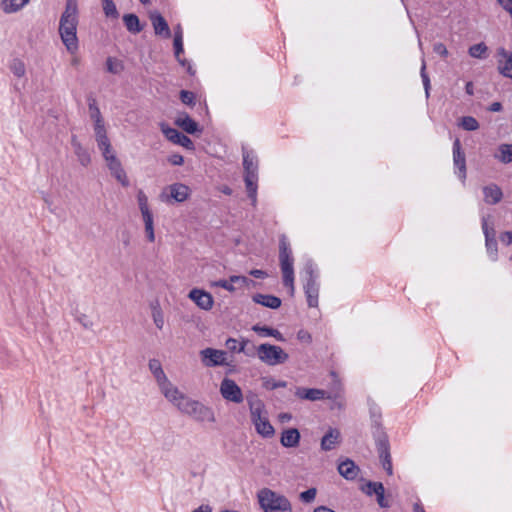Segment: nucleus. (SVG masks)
Listing matches in <instances>:
<instances>
[{
    "label": "nucleus",
    "instance_id": "nucleus-13",
    "mask_svg": "<svg viewBox=\"0 0 512 512\" xmlns=\"http://www.w3.org/2000/svg\"><path fill=\"white\" fill-rule=\"evenodd\" d=\"M482 230L485 236L487 253L492 261H496L498 254L497 241L495 238L496 232L493 225L488 224V219L485 216L482 217Z\"/></svg>",
    "mask_w": 512,
    "mask_h": 512
},
{
    "label": "nucleus",
    "instance_id": "nucleus-40",
    "mask_svg": "<svg viewBox=\"0 0 512 512\" xmlns=\"http://www.w3.org/2000/svg\"><path fill=\"white\" fill-rule=\"evenodd\" d=\"M103 11L106 17L118 18L119 13L113 0H102Z\"/></svg>",
    "mask_w": 512,
    "mask_h": 512
},
{
    "label": "nucleus",
    "instance_id": "nucleus-5",
    "mask_svg": "<svg viewBox=\"0 0 512 512\" xmlns=\"http://www.w3.org/2000/svg\"><path fill=\"white\" fill-rule=\"evenodd\" d=\"M279 262L283 276L284 286L289 288L290 295L293 296L295 292L294 286V258L290 249L289 242L285 236L280 238L279 243Z\"/></svg>",
    "mask_w": 512,
    "mask_h": 512
},
{
    "label": "nucleus",
    "instance_id": "nucleus-62",
    "mask_svg": "<svg viewBox=\"0 0 512 512\" xmlns=\"http://www.w3.org/2000/svg\"><path fill=\"white\" fill-rule=\"evenodd\" d=\"M291 418H292V416L289 413H282V414L279 415V419L283 423L290 421Z\"/></svg>",
    "mask_w": 512,
    "mask_h": 512
},
{
    "label": "nucleus",
    "instance_id": "nucleus-14",
    "mask_svg": "<svg viewBox=\"0 0 512 512\" xmlns=\"http://www.w3.org/2000/svg\"><path fill=\"white\" fill-rule=\"evenodd\" d=\"M201 360L206 367L222 366L226 364V352L213 348H206L200 351Z\"/></svg>",
    "mask_w": 512,
    "mask_h": 512
},
{
    "label": "nucleus",
    "instance_id": "nucleus-51",
    "mask_svg": "<svg viewBox=\"0 0 512 512\" xmlns=\"http://www.w3.org/2000/svg\"><path fill=\"white\" fill-rule=\"evenodd\" d=\"M180 99L186 105H192L194 103V94L190 91L182 90L180 92Z\"/></svg>",
    "mask_w": 512,
    "mask_h": 512
},
{
    "label": "nucleus",
    "instance_id": "nucleus-2",
    "mask_svg": "<svg viewBox=\"0 0 512 512\" xmlns=\"http://www.w3.org/2000/svg\"><path fill=\"white\" fill-rule=\"evenodd\" d=\"M182 414L189 416L197 422L214 423L216 421L214 411L211 407L194 400L179 389L168 399Z\"/></svg>",
    "mask_w": 512,
    "mask_h": 512
},
{
    "label": "nucleus",
    "instance_id": "nucleus-42",
    "mask_svg": "<svg viewBox=\"0 0 512 512\" xmlns=\"http://www.w3.org/2000/svg\"><path fill=\"white\" fill-rule=\"evenodd\" d=\"M459 126L466 131H475L479 128V123L472 116H464L461 118Z\"/></svg>",
    "mask_w": 512,
    "mask_h": 512
},
{
    "label": "nucleus",
    "instance_id": "nucleus-36",
    "mask_svg": "<svg viewBox=\"0 0 512 512\" xmlns=\"http://www.w3.org/2000/svg\"><path fill=\"white\" fill-rule=\"evenodd\" d=\"M89 116L93 122H101L103 119L97 101L93 97L88 98Z\"/></svg>",
    "mask_w": 512,
    "mask_h": 512
},
{
    "label": "nucleus",
    "instance_id": "nucleus-57",
    "mask_svg": "<svg viewBox=\"0 0 512 512\" xmlns=\"http://www.w3.org/2000/svg\"><path fill=\"white\" fill-rule=\"evenodd\" d=\"M372 484H382V483L381 482H373V481L367 482V484L365 485V488H363V491L369 496L374 494V490H377L376 486H371Z\"/></svg>",
    "mask_w": 512,
    "mask_h": 512
},
{
    "label": "nucleus",
    "instance_id": "nucleus-47",
    "mask_svg": "<svg viewBox=\"0 0 512 512\" xmlns=\"http://www.w3.org/2000/svg\"><path fill=\"white\" fill-rule=\"evenodd\" d=\"M152 318L156 327L161 330L164 326V316L160 308H153Z\"/></svg>",
    "mask_w": 512,
    "mask_h": 512
},
{
    "label": "nucleus",
    "instance_id": "nucleus-46",
    "mask_svg": "<svg viewBox=\"0 0 512 512\" xmlns=\"http://www.w3.org/2000/svg\"><path fill=\"white\" fill-rule=\"evenodd\" d=\"M316 495V488H309L308 490L301 492L299 498L303 503H311L315 500Z\"/></svg>",
    "mask_w": 512,
    "mask_h": 512
},
{
    "label": "nucleus",
    "instance_id": "nucleus-3",
    "mask_svg": "<svg viewBox=\"0 0 512 512\" xmlns=\"http://www.w3.org/2000/svg\"><path fill=\"white\" fill-rule=\"evenodd\" d=\"M244 182L248 197L252 204L257 201V182H258V158L255 152L247 147H242Z\"/></svg>",
    "mask_w": 512,
    "mask_h": 512
},
{
    "label": "nucleus",
    "instance_id": "nucleus-43",
    "mask_svg": "<svg viewBox=\"0 0 512 512\" xmlns=\"http://www.w3.org/2000/svg\"><path fill=\"white\" fill-rule=\"evenodd\" d=\"M10 70L16 77H23L26 72L25 64L19 59H13L10 64Z\"/></svg>",
    "mask_w": 512,
    "mask_h": 512
},
{
    "label": "nucleus",
    "instance_id": "nucleus-54",
    "mask_svg": "<svg viewBox=\"0 0 512 512\" xmlns=\"http://www.w3.org/2000/svg\"><path fill=\"white\" fill-rule=\"evenodd\" d=\"M168 161L172 165L180 166L184 163V158L180 154H172L169 156Z\"/></svg>",
    "mask_w": 512,
    "mask_h": 512
},
{
    "label": "nucleus",
    "instance_id": "nucleus-25",
    "mask_svg": "<svg viewBox=\"0 0 512 512\" xmlns=\"http://www.w3.org/2000/svg\"><path fill=\"white\" fill-rule=\"evenodd\" d=\"M300 433L296 428H289L282 432L280 443L286 448H295L299 445Z\"/></svg>",
    "mask_w": 512,
    "mask_h": 512
},
{
    "label": "nucleus",
    "instance_id": "nucleus-33",
    "mask_svg": "<svg viewBox=\"0 0 512 512\" xmlns=\"http://www.w3.org/2000/svg\"><path fill=\"white\" fill-rule=\"evenodd\" d=\"M30 0H2V9L11 14L21 10Z\"/></svg>",
    "mask_w": 512,
    "mask_h": 512
},
{
    "label": "nucleus",
    "instance_id": "nucleus-55",
    "mask_svg": "<svg viewBox=\"0 0 512 512\" xmlns=\"http://www.w3.org/2000/svg\"><path fill=\"white\" fill-rule=\"evenodd\" d=\"M497 2L512 18V0H497Z\"/></svg>",
    "mask_w": 512,
    "mask_h": 512
},
{
    "label": "nucleus",
    "instance_id": "nucleus-58",
    "mask_svg": "<svg viewBox=\"0 0 512 512\" xmlns=\"http://www.w3.org/2000/svg\"><path fill=\"white\" fill-rule=\"evenodd\" d=\"M297 338L300 340V341H304V342H311V335L305 331V330H300L298 331L297 333Z\"/></svg>",
    "mask_w": 512,
    "mask_h": 512
},
{
    "label": "nucleus",
    "instance_id": "nucleus-17",
    "mask_svg": "<svg viewBox=\"0 0 512 512\" xmlns=\"http://www.w3.org/2000/svg\"><path fill=\"white\" fill-rule=\"evenodd\" d=\"M497 68L501 75L512 79V52L501 47L497 49Z\"/></svg>",
    "mask_w": 512,
    "mask_h": 512
},
{
    "label": "nucleus",
    "instance_id": "nucleus-23",
    "mask_svg": "<svg viewBox=\"0 0 512 512\" xmlns=\"http://www.w3.org/2000/svg\"><path fill=\"white\" fill-rule=\"evenodd\" d=\"M71 146L79 163L83 167L89 166L91 163L90 153L85 147H83V145L79 142L77 136L75 135L71 137Z\"/></svg>",
    "mask_w": 512,
    "mask_h": 512
},
{
    "label": "nucleus",
    "instance_id": "nucleus-59",
    "mask_svg": "<svg viewBox=\"0 0 512 512\" xmlns=\"http://www.w3.org/2000/svg\"><path fill=\"white\" fill-rule=\"evenodd\" d=\"M250 275H252L253 277L255 278H265L266 277V272L263 271V270H260V269H253L250 271Z\"/></svg>",
    "mask_w": 512,
    "mask_h": 512
},
{
    "label": "nucleus",
    "instance_id": "nucleus-31",
    "mask_svg": "<svg viewBox=\"0 0 512 512\" xmlns=\"http://www.w3.org/2000/svg\"><path fill=\"white\" fill-rule=\"evenodd\" d=\"M173 46H174V53H175V57L177 59V61L179 62V64L183 67H186L187 66V71L190 73V74H193L192 72V69H191V66L190 64L188 63V61L186 59H181L180 58V55L183 53L184 49H183V38H181L180 35H178V37H174V41H173Z\"/></svg>",
    "mask_w": 512,
    "mask_h": 512
},
{
    "label": "nucleus",
    "instance_id": "nucleus-20",
    "mask_svg": "<svg viewBox=\"0 0 512 512\" xmlns=\"http://www.w3.org/2000/svg\"><path fill=\"white\" fill-rule=\"evenodd\" d=\"M453 162L455 167L458 169L459 178L464 180L466 178V160L458 138H456L453 143Z\"/></svg>",
    "mask_w": 512,
    "mask_h": 512
},
{
    "label": "nucleus",
    "instance_id": "nucleus-56",
    "mask_svg": "<svg viewBox=\"0 0 512 512\" xmlns=\"http://www.w3.org/2000/svg\"><path fill=\"white\" fill-rule=\"evenodd\" d=\"M500 241L505 245L512 244V231H505L500 235Z\"/></svg>",
    "mask_w": 512,
    "mask_h": 512
},
{
    "label": "nucleus",
    "instance_id": "nucleus-37",
    "mask_svg": "<svg viewBox=\"0 0 512 512\" xmlns=\"http://www.w3.org/2000/svg\"><path fill=\"white\" fill-rule=\"evenodd\" d=\"M106 69L111 74H120L124 70V64L120 59L108 57L106 59Z\"/></svg>",
    "mask_w": 512,
    "mask_h": 512
},
{
    "label": "nucleus",
    "instance_id": "nucleus-12",
    "mask_svg": "<svg viewBox=\"0 0 512 512\" xmlns=\"http://www.w3.org/2000/svg\"><path fill=\"white\" fill-rule=\"evenodd\" d=\"M220 394L226 401L236 404H239L244 400L241 388L230 378H224L221 381Z\"/></svg>",
    "mask_w": 512,
    "mask_h": 512
},
{
    "label": "nucleus",
    "instance_id": "nucleus-27",
    "mask_svg": "<svg viewBox=\"0 0 512 512\" xmlns=\"http://www.w3.org/2000/svg\"><path fill=\"white\" fill-rule=\"evenodd\" d=\"M483 196L486 203L497 204L501 201L503 193L498 185L490 184L483 188Z\"/></svg>",
    "mask_w": 512,
    "mask_h": 512
},
{
    "label": "nucleus",
    "instance_id": "nucleus-1",
    "mask_svg": "<svg viewBox=\"0 0 512 512\" xmlns=\"http://www.w3.org/2000/svg\"><path fill=\"white\" fill-rule=\"evenodd\" d=\"M79 23L78 0H66L65 9L59 20L58 32L62 43L70 54L79 49L77 27Z\"/></svg>",
    "mask_w": 512,
    "mask_h": 512
},
{
    "label": "nucleus",
    "instance_id": "nucleus-39",
    "mask_svg": "<svg viewBox=\"0 0 512 512\" xmlns=\"http://www.w3.org/2000/svg\"><path fill=\"white\" fill-rule=\"evenodd\" d=\"M487 51H488V47L486 46L485 43L481 42V43L472 45L469 48L468 53L473 58L485 59L487 57Z\"/></svg>",
    "mask_w": 512,
    "mask_h": 512
},
{
    "label": "nucleus",
    "instance_id": "nucleus-44",
    "mask_svg": "<svg viewBox=\"0 0 512 512\" xmlns=\"http://www.w3.org/2000/svg\"><path fill=\"white\" fill-rule=\"evenodd\" d=\"M137 202L141 215L151 212L148 204V197L142 190H139L137 193Z\"/></svg>",
    "mask_w": 512,
    "mask_h": 512
},
{
    "label": "nucleus",
    "instance_id": "nucleus-45",
    "mask_svg": "<svg viewBox=\"0 0 512 512\" xmlns=\"http://www.w3.org/2000/svg\"><path fill=\"white\" fill-rule=\"evenodd\" d=\"M263 385L268 390H274V389H277V388H284V387H286L287 386V382L282 381V380H275V379H272V378H268V379L264 380Z\"/></svg>",
    "mask_w": 512,
    "mask_h": 512
},
{
    "label": "nucleus",
    "instance_id": "nucleus-8",
    "mask_svg": "<svg viewBox=\"0 0 512 512\" xmlns=\"http://www.w3.org/2000/svg\"><path fill=\"white\" fill-rule=\"evenodd\" d=\"M258 358L269 366H276L285 363L289 356L280 347L269 343L260 344L256 348Z\"/></svg>",
    "mask_w": 512,
    "mask_h": 512
},
{
    "label": "nucleus",
    "instance_id": "nucleus-11",
    "mask_svg": "<svg viewBox=\"0 0 512 512\" xmlns=\"http://www.w3.org/2000/svg\"><path fill=\"white\" fill-rule=\"evenodd\" d=\"M190 188L182 183H174L167 186L160 194L163 202L170 203L172 200L178 203L184 202L190 196Z\"/></svg>",
    "mask_w": 512,
    "mask_h": 512
},
{
    "label": "nucleus",
    "instance_id": "nucleus-35",
    "mask_svg": "<svg viewBox=\"0 0 512 512\" xmlns=\"http://www.w3.org/2000/svg\"><path fill=\"white\" fill-rule=\"evenodd\" d=\"M144 226H145V234L149 242L155 241V233H154V221L152 212L146 213L142 215Z\"/></svg>",
    "mask_w": 512,
    "mask_h": 512
},
{
    "label": "nucleus",
    "instance_id": "nucleus-61",
    "mask_svg": "<svg viewBox=\"0 0 512 512\" xmlns=\"http://www.w3.org/2000/svg\"><path fill=\"white\" fill-rule=\"evenodd\" d=\"M192 512H212V508L209 505H201Z\"/></svg>",
    "mask_w": 512,
    "mask_h": 512
},
{
    "label": "nucleus",
    "instance_id": "nucleus-4",
    "mask_svg": "<svg viewBox=\"0 0 512 512\" xmlns=\"http://www.w3.org/2000/svg\"><path fill=\"white\" fill-rule=\"evenodd\" d=\"M257 498L263 512H293L290 500L269 488L261 489Z\"/></svg>",
    "mask_w": 512,
    "mask_h": 512
},
{
    "label": "nucleus",
    "instance_id": "nucleus-49",
    "mask_svg": "<svg viewBox=\"0 0 512 512\" xmlns=\"http://www.w3.org/2000/svg\"><path fill=\"white\" fill-rule=\"evenodd\" d=\"M421 78L423 82V86L425 89L426 97H429V90H430V79L426 73V63L425 60L422 59V65H421Z\"/></svg>",
    "mask_w": 512,
    "mask_h": 512
},
{
    "label": "nucleus",
    "instance_id": "nucleus-30",
    "mask_svg": "<svg viewBox=\"0 0 512 512\" xmlns=\"http://www.w3.org/2000/svg\"><path fill=\"white\" fill-rule=\"evenodd\" d=\"M494 158L503 164L512 163V144H500L494 153Z\"/></svg>",
    "mask_w": 512,
    "mask_h": 512
},
{
    "label": "nucleus",
    "instance_id": "nucleus-18",
    "mask_svg": "<svg viewBox=\"0 0 512 512\" xmlns=\"http://www.w3.org/2000/svg\"><path fill=\"white\" fill-rule=\"evenodd\" d=\"M93 128H94V134H95V140L97 143V146L99 150L102 152L106 151L108 153V150L112 149L110 140L107 136V130L105 126L104 120L101 122H93Z\"/></svg>",
    "mask_w": 512,
    "mask_h": 512
},
{
    "label": "nucleus",
    "instance_id": "nucleus-28",
    "mask_svg": "<svg viewBox=\"0 0 512 512\" xmlns=\"http://www.w3.org/2000/svg\"><path fill=\"white\" fill-rule=\"evenodd\" d=\"M175 124L189 134L199 131L198 124L186 113L179 114Z\"/></svg>",
    "mask_w": 512,
    "mask_h": 512
},
{
    "label": "nucleus",
    "instance_id": "nucleus-48",
    "mask_svg": "<svg viewBox=\"0 0 512 512\" xmlns=\"http://www.w3.org/2000/svg\"><path fill=\"white\" fill-rule=\"evenodd\" d=\"M212 285L216 287H221L229 292H234L236 290V287L234 286L235 283L231 281V276L227 280L220 279L218 281H215Z\"/></svg>",
    "mask_w": 512,
    "mask_h": 512
},
{
    "label": "nucleus",
    "instance_id": "nucleus-63",
    "mask_svg": "<svg viewBox=\"0 0 512 512\" xmlns=\"http://www.w3.org/2000/svg\"><path fill=\"white\" fill-rule=\"evenodd\" d=\"M465 91L468 95H473L474 93V87L472 82H467L465 86Z\"/></svg>",
    "mask_w": 512,
    "mask_h": 512
},
{
    "label": "nucleus",
    "instance_id": "nucleus-50",
    "mask_svg": "<svg viewBox=\"0 0 512 512\" xmlns=\"http://www.w3.org/2000/svg\"><path fill=\"white\" fill-rule=\"evenodd\" d=\"M75 320L81 324L85 329H91L93 327V322L90 320V318L83 313L77 314L75 316Z\"/></svg>",
    "mask_w": 512,
    "mask_h": 512
},
{
    "label": "nucleus",
    "instance_id": "nucleus-21",
    "mask_svg": "<svg viewBox=\"0 0 512 512\" xmlns=\"http://www.w3.org/2000/svg\"><path fill=\"white\" fill-rule=\"evenodd\" d=\"M341 441V433L337 428H329L321 439L320 447L322 451H331L335 449Z\"/></svg>",
    "mask_w": 512,
    "mask_h": 512
},
{
    "label": "nucleus",
    "instance_id": "nucleus-7",
    "mask_svg": "<svg viewBox=\"0 0 512 512\" xmlns=\"http://www.w3.org/2000/svg\"><path fill=\"white\" fill-rule=\"evenodd\" d=\"M319 273L312 260H307L303 271L304 292L309 307L318 306L319 297Z\"/></svg>",
    "mask_w": 512,
    "mask_h": 512
},
{
    "label": "nucleus",
    "instance_id": "nucleus-53",
    "mask_svg": "<svg viewBox=\"0 0 512 512\" xmlns=\"http://www.w3.org/2000/svg\"><path fill=\"white\" fill-rule=\"evenodd\" d=\"M433 51L436 54L440 55L441 57L446 58L448 56V50H447L446 46L443 43H440V42L435 43L433 45Z\"/></svg>",
    "mask_w": 512,
    "mask_h": 512
},
{
    "label": "nucleus",
    "instance_id": "nucleus-19",
    "mask_svg": "<svg viewBox=\"0 0 512 512\" xmlns=\"http://www.w3.org/2000/svg\"><path fill=\"white\" fill-rule=\"evenodd\" d=\"M189 298L195 302V304L203 309L210 310L213 307L214 300L210 293L201 289L194 288L189 292Z\"/></svg>",
    "mask_w": 512,
    "mask_h": 512
},
{
    "label": "nucleus",
    "instance_id": "nucleus-6",
    "mask_svg": "<svg viewBox=\"0 0 512 512\" xmlns=\"http://www.w3.org/2000/svg\"><path fill=\"white\" fill-rule=\"evenodd\" d=\"M248 404L251 421L255 426L257 433L264 438H271L274 435L275 430L268 420L264 403L259 399H250L248 400Z\"/></svg>",
    "mask_w": 512,
    "mask_h": 512
},
{
    "label": "nucleus",
    "instance_id": "nucleus-38",
    "mask_svg": "<svg viewBox=\"0 0 512 512\" xmlns=\"http://www.w3.org/2000/svg\"><path fill=\"white\" fill-rule=\"evenodd\" d=\"M248 341L246 340H242V341H238L237 339H234V338H228L226 340V348L231 351V352H244L246 353L247 355H249V352H247L245 350V346L247 344Z\"/></svg>",
    "mask_w": 512,
    "mask_h": 512
},
{
    "label": "nucleus",
    "instance_id": "nucleus-64",
    "mask_svg": "<svg viewBox=\"0 0 512 512\" xmlns=\"http://www.w3.org/2000/svg\"><path fill=\"white\" fill-rule=\"evenodd\" d=\"M313 512H335V511L326 506H319V507H316Z\"/></svg>",
    "mask_w": 512,
    "mask_h": 512
},
{
    "label": "nucleus",
    "instance_id": "nucleus-22",
    "mask_svg": "<svg viewBox=\"0 0 512 512\" xmlns=\"http://www.w3.org/2000/svg\"><path fill=\"white\" fill-rule=\"evenodd\" d=\"M150 19L156 35L166 39L171 37L170 28L162 15L159 13H152Z\"/></svg>",
    "mask_w": 512,
    "mask_h": 512
},
{
    "label": "nucleus",
    "instance_id": "nucleus-52",
    "mask_svg": "<svg viewBox=\"0 0 512 512\" xmlns=\"http://www.w3.org/2000/svg\"><path fill=\"white\" fill-rule=\"evenodd\" d=\"M231 281L234 282L235 284L239 285L240 287L247 286L250 282H252L246 276H239V275L231 276Z\"/></svg>",
    "mask_w": 512,
    "mask_h": 512
},
{
    "label": "nucleus",
    "instance_id": "nucleus-16",
    "mask_svg": "<svg viewBox=\"0 0 512 512\" xmlns=\"http://www.w3.org/2000/svg\"><path fill=\"white\" fill-rule=\"evenodd\" d=\"M161 131L165 135V137L174 144H178L189 150L194 149L193 141L188 136L179 132L177 129L162 124Z\"/></svg>",
    "mask_w": 512,
    "mask_h": 512
},
{
    "label": "nucleus",
    "instance_id": "nucleus-9",
    "mask_svg": "<svg viewBox=\"0 0 512 512\" xmlns=\"http://www.w3.org/2000/svg\"><path fill=\"white\" fill-rule=\"evenodd\" d=\"M149 370L153 374L160 391L164 395V397L168 400L170 397L173 396L174 393L178 390L176 386H174L169 379L167 378L166 374L164 373L162 369V365L158 359H151L149 361Z\"/></svg>",
    "mask_w": 512,
    "mask_h": 512
},
{
    "label": "nucleus",
    "instance_id": "nucleus-60",
    "mask_svg": "<svg viewBox=\"0 0 512 512\" xmlns=\"http://www.w3.org/2000/svg\"><path fill=\"white\" fill-rule=\"evenodd\" d=\"M501 109H502V104L500 102H493L489 107V110L492 112H499V111H501Z\"/></svg>",
    "mask_w": 512,
    "mask_h": 512
},
{
    "label": "nucleus",
    "instance_id": "nucleus-34",
    "mask_svg": "<svg viewBox=\"0 0 512 512\" xmlns=\"http://www.w3.org/2000/svg\"><path fill=\"white\" fill-rule=\"evenodd\" d=\"M252 329H253V331L260 334L261 336L273 337V338L277 339L278 341H284L283 335L277 329H274V328H271L268 326H259V325L253 326Z\"/></svg>",
    "mask_w": 512,
    "mask_h": 512
},
{
    "label": "nucleus",
    "instance_id": "nucleus-15",
    "mask_svg": "<svg viewBox=\"0 0 512 512\" xmlns=\"http://www.w3.org/2000/svg\"><path fill=\"white\" fill-rule=\"evenodd\" d=\"M377 451L379 454V458L382 463L383 469L387 472L388 475L393 474L392 468V460L390 455V446L389 441L386 436H381L377 439L376 442Z\"/></svg>",
    "mask_w": 512,
    "mask_h": 512
},
{
    "label": "nucleus",
    "instance_id": "nucleus-29",
    "mask_svg": "<svg viewBox=\"0 0 512 512\" xmlns=\"http://www.w3.org/2000/svg\"><path fill=\"white\" fill-rule=\"evenodd\" d=\"M253 300L255 303L271 309H277L281 306V299L273 295L256 294Z\"/></svg>",
    "mask_w": 512,
    "mask_h": 512
},
{
    "label": "nucleus",
    "instance_id": "nucleus-10",
    "mask_svg": "<svg viewBox=\"0 0 512 512\" xmlns=\"http://www.w3.org/2000/svg\"><path fill=\"white\" fill-rule=\"evenodd\" d=\"M102 156L106 161L107 167L111 173V175L119 182L122 186L128 187L130 182L127 177V174L122 167L120 160L117 158L113 149L102 152Z\"/></svg>",
    "mask_w": 512,
    "mask_h": 512
},
{
    "label": "nucleus",
    "instance_id": "nucleus-32",
    "mask_svg": "<svg viewBox=\"0 0 512 512\" xmlns=\"http://www.w3.org/2000/svg\"><path fill=\"white\" fill-rule=\"evenodd\" d=\"M124 24L130 33L138 34L142 31L143 27L140 24L139 18L135 14H125L123 16Z\"/></svg>",
    "mask_w": 512,
    "mask_h": 512
},
{
    "label": "nucleus",
    "instance_id": "nucleus-41",
    "mask_svg": "<svg viewBox=\"0 0 512 512\" xmlns=\"http://www.w3.org/2000/svg\"><path fill=\"white\" fill-rule=\"evenodd\" d=\"M371 486L377 487V490H374V494L376 495L378 505L382 508L390 507V503L385 498V489L383 484H372Z\"/></svg>",
    "mask_w": 512,
    "mask_h": 512
},
{
    "label": "nucleus",
    "instance_id": "nucleus-26",
    "mask_svg": "<svg viewBox=\"0 0 512 512\" xmlns=\"http://www.w3.org/2000/svg\"><path fill=\"white\" fill-rule=\"evenodd\" d=\"M338 472L345 479L354 480L358 475L359 468L355 465V463L352 460L346 459L339 463Z\"/></svg>",
    "mask_w": 512,
    "mask_h": 512
},
{
    "label": "nucleus",
    "instance_id": "nucleus-24",
    "mask_svg": "<svg viewBox=\"0 0 512 512\" xmlns=\"http://www.w3.org/2000/svg\"><path fill=\"white\" fill-rule=\"evenodd\" d=\"M295 395L300 399L316 401L324 398L330 399V395L327 394L325 390L316 389V388H297Z\"/></svg>",
    "mask_w": 512,
    "mask_h": 512
}]
</instances>
